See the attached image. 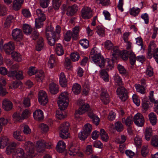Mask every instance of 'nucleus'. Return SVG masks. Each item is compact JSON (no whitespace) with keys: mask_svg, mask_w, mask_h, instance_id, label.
Instances as JSON below:
<instances>
[{"mask_svg":"<svg viewBox=\"0 0 158 158\" xmlns=\"http://www.w3.org/2000/svg\"><path fill=\"white\" fill-rule=\"evenodd\" d=\"M79 27L78 26L75 27L73 30V32L69 30L65 33L64 39L65 41L68 42L70 40L71 37L75 40H76L78 35Z\"/></svg>","mask_w":158,"mask_h":158,"instance_id":"5","label":"nucleus"},{"mask_svg":"<svg viewBox=\"0 0 158 158\" xmlns=\"http://www.w3.org/2000/svg\"><path fill=\"white\" fill-rule=\"evenodd\" d=\"M49 90L52 94H56L59 92L58 86L56 83L52 82L49 85Z\"/></svg>","mask_w":158,"mask_h":158,"instance_id":"25","label":"nucleus"},{"mask_svg":"<svg viewBox=\"0 0 158 158\" xmlns=\"http://www.w3.org/2000/svg\"><path fill=\"white\" fill-rule=\"evenodd\" d=\"M80 44L81 46L85 48H87L89 45V41L86 39L81 40L80 41Z\"/></svg>","mask_w":158,"mask_h":158,"instance_id":"62","label":"nucleus"},{"mask_svg":"<svg viewBox=\"0 0 158 158\" xmlns=\"http://www.w3.org/2000/svg\"><path fill=\"white\" fill-rule=\"evenodd\" d=\"M31 114L30 111L26 109L23 111L21 116L19 113H15L13 115V118L15 121L21 122L22 120L28 118Z\"/></svg>","mask_w":158,"mask_h":158,"instance_id":"8","label":"nucleus"},{"mask_svg":"<svg viewBox=\"0 0 158 158\" xmlns=\"http://www.w3.org/2000/svg\"><path fill=\"white\" fill-rule=\"evenodd\" d=\"M61 28L59 25H57L56 27V32L54 28L51 25H48L45 31V35L48 41V43L51 46H54L56 42L58 40L60 37V34Z\"/></svg>","mask_w":158,"mask_h":158,"instance_id":"1","label":"nucleus"},{"mask_svg":"<svg viewBox=\"0 0 158 158\" xmlns=\"http://www.w3.org/2000/svg\"><path fill=\"white\" fill-rule=\"evenodd\" d=\"M89 90V85L86 83L84 84L83 89L82 92L83 94H85L86 96L88 95Z\"/></svg>","mask_w":158,"mask_h":158,"instance_id":"58","label":"nucleus"},{"mask_svg":"<svg viewBox=\"0 0 158 158\" xmlns=\"http://www.w3.org/2000/svg\"><path fill=\"white\" fill-rule=\"evenodd\" d=\"M38 101L42 105H45L48 102V98L46 92L43 90L40 91L38 95Z\"/></svg>","mask_w":158,"mask_h":158,"instance_id":"12","label":"nucleus"},{"mask_svg":"<svg viewBox=\"0 0 158 158\" xmlns=\"http://www.w3.org/2000/svg\"><path fill=\"white\" fill-rule=\"evenodd\" d=\"M151 144L154 147H158V136L157 135H154L152 137Z\"/></svg>","mask_w":158,"mask_h":158,"instance_id":"49","label":"nucleus"},{"mask_svg":"<svg viewBox=\"0 0 158 158\" xmlns=\"http://www.w3.org/2000/svg\"><path fill=\"white\" fill-rule=\"evenodd\" d=\"M116 92L119 98L123 101H125L127 98L128 96L127 90L123 86H119L117 89Z\"/></svg>","mask_w":158,"mask_h":158,"instance_id":"9","label":"nucleus"},{"mask_svg":"<svg viewBox=\"0 0 158 158\" xmlns=\"http://www.w3.org/2000/svg\"><path fill=\"white\" fill-rule=\"evenodd\" d=\"M133 121L136 125L138 127H142L144 124L145 120L141 114L137 113L134 116Z\"/></svg>","mask_w":158,"mask_h":158,"instance_id":"10","label":"nucleus"},{"mask_svg":"<svg viewBox=\"0 0 158 158\" xmlns=\"http://www.w3.org/2000/svg\"><path fill=\"white\" fill-rule=\"evenodd\" d=\"M115 127L116 130L119 132L122 131L123 129V126L120 122L117 121L115 123Z\"/></svg>","mask_w":158,"mask_h":158,"instance_id":"52","label":"nucleus"},{"mask_svg":"<svg viewBox=\"0 0 158 158\" xmlns=\"http://www.w3.org/2000/svg\"><path fill=\"white\" fill-rule=\"evenodd\" d=\"M23 147L27 152L26 156H24V158H33L34 151V145L33 143L29 141L26 142L24 143Z\"/></svg>","mask_w":158,"mask_h":158,"instance_id":"4","label":"nucleus"},{"mask_svg":"<svg viewBox=\"0 0 158 158\" xmlns=\"http://www.w3.org/2000/svg\"><path fill=\"white\" fill-rule=\"evenodd\" d=\"M11 56L13 60L18 62H20L22 60L21 55L19 53L15 52L12 54Z\"/></svg>","mask_w":158,"mask_h":158,"instance_id":"55","label":"nucleus"},{"mask_svg":"<svg viewBox=\"0 0 158 158\" xmlns=\"http://www.w3.org/2000/svg\"><path fill=\"white\" fill-rule=\"evenodd\" d=\"M80 58L79 54L77 53H72L71 54V58L73 61H76L78 60Z\"/></svg>","mask_w":158,"mask_h":158,"instance_id":"61","label":"nucleus"},{"mask_svg":"<svg viewBox=\"0 0 158 158\" xmlns=\"http://www.w3.org/2000/svg\"><path fill=\"white\" fill-rule=\"evenodd\" d=\"M36 14L38 17L37 19H43V20H45L46 18L45 15L40 9H38L36 10Z\"/></svg>","mask_w":158,"mask_h":158,"instance_id":"42","label":"nucleus"},{"mask_svg":"<svg viewBox=\"0 0 158 158\" xmlns=\"http://www.w3.org/2000/svg\"><path fill=\"white\" fill-rule=\"evenodd\" d=\"M25 156H26V154L24 155V151L21 148L15 149L12 154L13 158H24Z\"/></svg>","mask_w":158,"mask_h":158,"instance_id":"15","label":"nucleus"},{"mask_svg":"<svg viewBox=\"0 0 158 158\" xmlns=\"http://www.w3.org/2000/svg\"><path fill=\"white\" fill-rule=\"evenodd\" d=\"M45 20H43V19H35V25L36 29H39L43 26V22Z\"/></svg>","mask_w":158,"mask_h":158,"instance_id":"46","label":"nucleus"},{"mask_svg":"<svg viewBox=\"0 0 158 158\" xmlns=\"http://www.w3.org/2000/svg\"><path fill=\"white\" fill-rule=\"evenodd\" d=\"M100 73L101 77L104 81L106 82L108 81H109L108 74L105 70H101Z\"/></svg>","mask_w":158,"mask_h":158,"instance_id":"34","label":"nucleus"},{"mask_svg":"<svg viewBox=\"0 0 158 158\" xmlns=\"http://www.w3.org/2000/svg\"><path fill=\"white\" fill-rule=\"evenodd\" d=\"M96 32L99 36H103L105 35L104 29L100 26L97 27Z\"/></svg>","mask_w":158,"mask_h":158,"instance_id":"53","label":"nucleus"},{"mask_svg":"<svg viewBox=\"0 0 158 158\" xmlns=\"http://www.w3.org/2000/svg\"><path fill=\"white\" fill-rule=\"evenodd\" d=\"M92 53V52L89 57L91 58L95 64L101 68H103L106 66L107 69L109 70L114 67V64L113 60L110 59H106L105 60L103 57L100 54H95V53Z\"/></svg>","mask_w":158,"mask_h":158,"instance_id":"2","label":"nucleus"},{"mask_svg":"<svg viewBox=\"0 0 158 158\" xmlns=\"http://www.w3.org/2000/svg\"><path fill=\"white\" fill-rule=\"evenodd\" d=\"M71 61L69 58H66L64 62V65L66 69L68 70L70 69L72 66L71 64Z\"/></svg>","mask_w":158,"mask_h":158,"instance_id":"57","label":"nucleus"},{"mask_svg":"<svg viewBox=\"0 0 158 158\" xmlns=\"http://www.w3.org/2000/svg\"><path fill=\"white\" fill-rule=\"evenodd\" d=\"M34 118L37 120H41L44 118L43 112L40 110L38 109L33 113Z\"/></svg>","mask_w":158,"mask_h":158,"instance_id":"22","label":"nucleus"},{"mask_svg":"<svg viewBox=\"0 0 158 158\" xmlns=\"http://www.w3.org/2000/svg\"><path fill=\"white\" fill-rule=\"evenodd\" d=\"M152 133L153 130L151 127H148L145 128L144 136L146 140L149 141L150 140L151 138L152 135Z\"/></svg>","mask_w":158,"mask_h":158,"instance_id":"24","label":"nucleus"},{"mask_svg":"<svg viewBox=\"0 0 158 158\" xmlns=\"http://www.w3.org/2000/svg\"><path fill=\"white\" fill-rule=\"evenodd\" d=\"M48 65L51 68H53L56 65V60L55 59V56L51 55L48 62Z\"/></svg>","mask_w":158,"mask_h":158,"instance_id":"38","label":"nucleus"},{"mask_svg":"<svg viewBox=\"0 0 158 158\" xmlns=\"http://www.w3.org/2000/svg\"><path fill=\"white\" fill-rule=\"evenodd\" d=\"M100 134L101 139L104 141L106 142L109 139V136L107 133L104 130L101 129L100 131Z\"/></svg>","mask_w":158,"mask_h":158,"instance_id":"44","label":"nucleus"},{"mask_svg":"<svg viewBox=\"0 0 158 158\" xmlns=\"http://www.w3.org/2000/svg\"><path fill=\"white\" fill-rule=\"evenodd\" d=\"M50 2V0H40V5L43 8H47Z\"/></svg>","mask_w":158,"mask_h":158,"instance_id":"60","label":"nucleus"},{"mask_svg":"<svg viewBox=\"0 0 158 158\" xmlns=\"http://www.w3.org/2000/svg\"><path fill=\"white\" fill-rule=\"evenodd\" d=\"M2 106L3 108L6 111L11 110L13 107L12 102L7 99H4L3 100Z\"/></svg>","mask_w":158,"mask_h":158,"instance_id":"19","label":"nucleus"},{"mask_svg":"<svg viewBox=\"0 0 158 158\" xmlns=\"http://www.w3.org/2000/svg\"><path fill=\"white\" fill-rule=\"evenodd\" d=\"M44 45L43 39L40 38L37 41L36 46V49L37 51H40L43 48Z\"/></svg>","mask_w":158,"mask_h":158,"instance_id":"33","label":"nucleus"},{"mask_svg":"<svg viewBox=\"0 0 158 158\" xmlns=\"http://www.w3.org/2000/svg\"><path fill=\"white\" fill-rule=\"evenodd\" d=\"M129 59L131 65H134L135 63L136 58L134 53L131 51H130L129 52Z\"/></svg>","mask_w":158,"mask_h":158,"instance_id":"50","label":"nucleus"},{"mask_svg":"<svg viewBox=\"0 0 158 158\" xmlns=\"http://www.w3.org/2000/svg\"><path fill=\"white\" fill-rule=\"evenodd\" d=\"M92 125L89 123H86L85 125L83 131L90 135L92 130Z\"/></svg>","mask_w":158,"mask_h":158,"instance_id":"51","label":"nucleus"},{"mask_svg":"<svg viewBox=\"0 0 158 158\" xmlns=\"http://www.w3.org/2000/svg\"><path fill=\"white\" fill-rule=\"evenodd\" d=\"M101 100L105 104H107L109 102V97L106 90L102 91L101 94Z\"/></svg>","mask_w":158,"mask_h":158,"instance_id":"21","label":"nucleus"},{"mask_svg":"<svg viewBox=\"0 0 158 158\" xmlns=\"http://www.w3.org/2000/svg\"><path fill=\"white\" fill-rule=\"evenodd\" d=\"M68 153L69 155L71 156H74L79 154V150L77 147L75 145L71 143H69L68 146Z\"/></svg>","mask_w":158,"mask_h":158,"instance_id":"13","label":"nucleus"},{"mask_svg":"<svg viewBox=\"0 0 158 158\" xmlns=\"http://www.w3.org/2000/svg\"><path fill=\"white\" fill-rule=\"evenodd\" d=\"M59 99L57 103L59 108L61 110H64L67 108L69 102L68 93L64 92L61 93L59 96Z\"/></svg>","mask_w":158,"mask_h":158,"instance_id":"3","label":"nucleus"},{"mask_svg":"<svg viewBox=\"0 0 158 158\" xmlns=\"http://www.w3.org/2000/svg\"><path fill=\"white\" fill-rule=\"evenodd\" d=\"M140 11V9L139 8L133 7L130 9L129 10V13L131 15L136 16L139 14Z\"/></svg>","mask_w":158,"mask_h":158,"instance_id":"47","label":"nucleus"},{"mask_svg":"<svg viewBox=\"0 0 158 158\" xmlns=\"http://www.w3.org/2000/svg\"><path fill=\"white\" fill-rule=\"evenodd\" d=\"M70 125L68 122L63 123L59 127L60 136L63 139H66L68 137V131Z\"/></svg>","mask_w":158,"mask_h":158,"instance_id":"7","label":"nucleus"},{"mask_svg":"<svg viewBox=\"0 0 158 158\" xmlns=\"http://www.w3.org/2000/svg\"><path fill=\"white\" fill-rule=\"evenodd\" d=\"M15 19L14 17L12 15H8L6 20L4 23V25L5 27H9L11 23L14 21Z\"/></svg>","mask_w":158,"mask_h":158,"instance_id":"35","label":"nucleus"},{"mask_svg":"<svg viewBox=\"0 0 158 158\" xmlns=\"http://www.w3.org/2000/svg\"><path fill=\"white\" fill-rule=\"evenodd\" d=\"M17 146L16 143L14 142H11L7 147L6 150V154L8 155H10L13 152H14L15 148Z\"/></svg>","mask_w":158,"mask_h":158,"instance_id":"20","label":"nucleus"},{"mask_svg":"<svg viewBox=\"0 0 158 158\" xmlns=\"http://www.w3.org/2000/svg\"><path fill=\"white\" fill-rule=\"evenodd\" d=\"M15 78L18 80H21L24 78L23 72L22 70H16Z\"/></svg>","mask_w":158,"mask_h":158,"instance_id":"56","label":"nucleus"},{"mask_svg":"<svg viewBox=\"0 0 158 158\" xmlns=\"http://www.w3.org/2000/svg\"><path fill=\"white\" fill-rule=\"evenodd\" d=\"M55 51L56 54L59 56L63 55L64 53L63 47L60 44L56 45Z\"/></svg>","mask_w":158,"mask_h":158,"instance_id":"39","label":"nucleus"},{"mask_svg":"<svg viewBox=\"0 0 158 158\" xmlns=\"http://www.w3.org/2000/svg\"><path fill=\"white\" fill-rule=\"evenodd\" d=\"M149 118L150 123L154 126L156 125V114L153 112L150 113L149 114Z\"/></svg>","mask_w":158,"mask_h":158,"instance_id":"40","label":"nucleus"},{"mask_svg":"<svg viewBox=\"0 0 158 158\" xmlns=\"http://www.w3.org/2000/svg\"><path fill=\"white\" fill-rule=\"evenodd\" d=\"M111 52L112 53V59L110 60H113L114 62V61L116 60L119 56L120 52L119 50L118 47L116 46L113 47L111 51Z\"/></svg>","mask_w":158,"mask_h":158,"instance_id":"27","label":"nucleus"},{"mask_svg":"<svg viewBox=\"0 0 158 158\" xmlns=\"http://www.w3.org/2000/svg\"><path fill=\"white\" fill-rule=\"evenodd\" d=\"M6 82L3 77H0V94L4 96L7 93L6 89L3 87L6 85Z\"/></svg>","mask_w":158,"mask_h":158,"instance_id":"18","label":"nucleus"},{"mask_svg":"<svg viewBox=\"0 0 158 158\" xmlns=\"http://www.w3.org/2000/svg\"><path fill=\"white\" fill-rule=\"evenodd\" d=\"M0 49L1 51H4L7 54H10L15 49V45L14 42L10 41L3 45L1 44Z\"/></svg>","mask_w":158,"mask_h":158,"instance_id":"6","label":"nucleus"},{"mask_svg":"<svg viewBox=\"0 0 158 158\" xmlns=\"http://www.w3.org/2000/svg\"><path fill=\"white\" fill-rule=\"evenodd\" d=\"M122 122L124 123L127 126H130L133 123V118L132 116H129L127 117V118H123L122 119Z\"/></svg>","mask_w":158,"mask_h":158,"instance_id":"29","label":"nucleus"},{"mask_svg":"<svg viewBox=\"0 0 158 158\" xmlns=\"http://www.w3.org/2000/svg\"><path fill=\"white\" fill-rule=\"evenodd\" d=\"M23 0H15L14 1L13 7L15 10H18L20 7L21 4L23 2Z\"/></svg>","mask_w":158,"mask_h":158,"instance_id":"36","label":"nucleus"},{"mask_svg":"<svg viewBox=\"0 0 158 158\" xmlns=\"http://www.w3.org/2000/svg\"><path fill=\"white\" fill-rule=\"evenodd\" d=\"M44 74L42 71L38 72L35 75L36 80L39 82H42L44 79Z\"/></svg>","mask_w":158,"mask_h":158,"instance_id":"37","label":"nucleus"},{"mask_svg":"<svg viewBox=\"0 0 158 158\" xmlns=\"http://www.w3.org/2000/svg\"><path fill=\"white\" fill-rule=\"evenodd\" d=\"M72 90L74 94H80L81 91V86L79 84L75 83L73 85Z\"/></svg>","mask_w":158,"mask_h":158,"instance_id":"30","label":"nucleus"},{"mask_svg":"<svg viewBox=\"0 0 158 158\" xmlns=\"http://www.w3.org/2000/svg\"><path fill=\"white\" fill-rule=\"evenodd\" d=\"M89 107V105L88 104L83 105L79 108L77 113L79 114H83L88 110Z\"/></svg>","mask_w":158,"mask_h":158,"instance_id":"31","label":"nucleus"},{"mask_svg":"<svg viewBox=\"0 0 158 158\" xmlns=\"http://www.w3.org/2000/svg\"><path fill=\"white\" fill-rule=\"evenodd\" d=\"M89 135L88 133L83 131L79 133L78 136L80 140H85Z\"/></svg>","mask_w":158,"mask_h":158,"instance_id":"54","label":"nucleus"},{"mask_svg":"<svg viewBox=\"0 0 158 158\" xmlns=\"http://www.w3.org/2000/svg\"><path fill=\"white\" fill-rule=\"evenodd\" d=\"M96 2L98 4H101L104 6H108L110 3V0H96Z\"/></svg>","mask_w":158,"mask_h":158,"instance_id":"59","label":"nucleus"},{"mask_svg":"<svg viewBox=\"0 0 158 158\" xmlns=\"http://www.w3.org/2000/svg\"><path fill=\"white\" fill-rule=\"evenodd\" d=\"M115 83L119 86H121L123 85L122 78L118 74H115L113 77Z\"/></svg>","mask_w":158,"mask_h":158,"instance_id":"45","label":"nucleus"},{"mask_svg":"<svg viewBox=\"0 0 158 158\" xmlns=\"http://www.w3.org/2000/svg\"><path fill=\"white\" fill-rule=\"evenodd\" d=\"M45 141L43 140L37 141L36 143V149L39 152H43L45 150Z\"/></svg>","mask_w":158,"mask_h":158,"instance_id":"17","label":"nucleus"},{"mask_svg":"<svg viewBox=\"0 0 158 158\" xmlns=\"http://www.w3.org/2000/svg\"><path fill=\"white\" fill-rule=\"evenodd\" d=\"M132 99L134 103L137 106H139L140 104V101L138 97L136 94H134L132 96Z\"/></svg>","mask_w":158,"mask_h":158,"instance_id":"63","label":"nucleus"},{"mask_svg":"<svg viewBox=\"0 0 158 158\" xmlns=\"http://www.w3.org/2000/svg\"><path fill=\"white\" fill-rule=\"evenodd\" d=\"M9 142V139L6 136H2L0 138V143L2 148L6 147Z\"/></svg>","mask_w":158,"mask_h":158,"instance_id":"41","label":"nucleus"},{"mask_svg":"<svg viewBox=\"0 0 158 158\" xmlns=\"http://www.w3.org/2000/svg\"><path fill=\"white\" fill-rule=\"evenodd\" d=\"M12 35L15 40H17L18 41L22 40L23 38L21 30L18 28H15L12 30Z\"/></svg>","mask_w":158,"mask_h":158,"instance_id":"14","label":"nucleus"},{"mask_svg":"<svg viewBox=\"0 0 158 158\" xmlns=\"http://www.w3.org/2000/svg\"><path fill=\"white\" fill-rule=\"evenodd\" d=\"M23 30L24 33L27 35L29 34L32 31V29L30 26L27 24L23 25Z\"/></svg>","mask_w":158,"mask_h":158,"instance_id":"43","label":"nucleus"},{"mask_svg":"<svg viewBox=\"0 0 158 158\" xmlns=\"http://www.w3.org/2000/svg\"><path fill=\"white\" fill-rule=\"evenodd\" d=\"M135 86L137 92L143 94L145 93V89L144 86L141 85L140 84H135Z\"/></svg>","mask_w":158,"mask_h":158,"instance_id":"48","label":"nucleus"},{"mask_svg":"<svg viewBox=\"0 0 158 158\" xmlns=\"http://www.w3.org/2000/svg\"><path fill=\"white\" fill-rule=\"evenodd\" d=\"M14 138L18 141H23L25 140V137L20 134L19 131H17L14 132L13 133Z\"/></svg>","mask_w":158,"mask_h":158,"instance_id":"32","label":"nucleus"},{"mask_svg":"<svg viewBox=\"0 0 158 158\" xmlns=\"http://www.w3.org/2000/svg\"><path fill=\"white\" fill-rule=\"evenodd\" d=\"M59 83L62 87L66 86L67 81L66 76L63 72H61L59 75Z\"/></svg>","mask_w":158,"mask_h":158,"instance_id":"26","label":"nucleus"},{"mask_svg":"<svg viewBox=\"0 0 158 158\" xmlns=\"http://www.w3.org/2000/svg\"><path fill=\"white\" fill-rule=\"evenodd\" d=\"M66 148L65 144L64 142L60 141L58 142L56 147V149L59 152H64Z\"/></svg>","mask_w":158,"mask_h":158,"instance_id":"28","label":"nucleus"},{"mask_svg":"<svg viewBox=\"0 0 158 158\" xmlns=\"http://www.w3.org/2000/svg\"><path fill=\"white\" fill-rule=\"evenodd\" d=\"M81 16L84 19H89L93 16L92 10L89 7H83L81 11Z\"/></svg>","mask_w":158,"mask_h":158,"instance_id":"11","label":"nucleus"},{"mask_svg":"<svg viewBox=\"0 0 158 158\" xmlns=\"http://www.w3.org/2000/svg\"><path fill=\"white\" fill-rule=\"evenodd\" d=\"M78 10V6L76 4L69 6L67 10L66 15L69 16H71L77 12Z\"/></svg>","mask_w":158,"mask_h":158,"instance_id":"16","label":"nucleus"},{"mask_svg":"<svg viewBox=\"0 0 158 158\" xmlns=\"http://www.w3.org/2000/svg\"><path fill=\"white\" fill-rule=\"evenodd\" d=\"M127 139L126 136L123 135H122L120 136V138H118L116 139L117 142L119 143L123 144L124 143Z\"/></svg>","mask_w":158,"mask_h":158,"instance_id":"64","label":"nucleus"},{"mask_svg":"<svg viewBox=\"0 0 158 158\" xmlns=\"http://www.w3.org/2000/svg\"><path fill=\"white\" fill-rule=\"evenodd\" d=\"M88 116L92 119L93 123L98 125L99 122V119L98 116L94 114L92 111L90 110L88 112Z\"/></svg>","mask_w":158,"mask_h":158,"instance_id":"23","label":"nucleus"}]
</instances>
